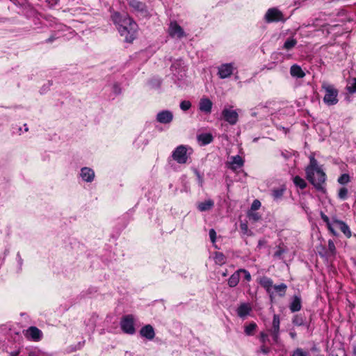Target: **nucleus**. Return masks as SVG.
Instances as JSON below:
<instances>
[{
    "mask_svg": "<svg viewBox=\"0 0 356 356\" xmlns=\"http://www.w3.org/2000/svg\"><path fill=\"white\" fill-rule=\"evenodd\" d=\"M121 328L127 334H132L135 332L134 318L131 315L126 316L122 318L121 321Z\"/></svg>",
    "mask_w": 356,
    "mask_h": 356,
    "instance_id": "obj_7",
    "label": "nucleus"
},
{
    "mask_svg": "<svg viewBox=\"0 0 356 356\" xmlns=\"http://www.w3.org/2000/svg\"><path fill=\"white\" fill-rule=\"evenodd\" d=\"M142 337L152 340L154 338L155 333L153 327L151 325H146L143 327L140 331Z\"/></svg>",
    "mask_w": 356,
    "mask_h": 356,
    "instance_id": "obj_16",
    "label": "nucleus"
},
{
    "mask_svg": "<svg viewBox=\"0 0 356 356\" xmlns=\"http://www.w3.org/2000/svg\"><path fill=\"white\" fill-rule=\"evenodd\" d=\"M19 353V351L17 350V351H13L10 353V356H17Z\"/></svg>",
    "mask_w": 356,
    "mask_h": 356,
    "instance_id": "obj_49",
    "label": "nucleus"
},
{
    "mask_svg": "<svg viewBox=\"0 0 356 356\" xmlns=\"http://www.w3.org/2000/svg\"><path fill=\"white\" fill-rule=\"evenodd\" d=\"M260 340L261 341L264 343L268 340V335L264 332H261L260 334Z\"/></svg>",
    "mask_w": 356,
    "mask_h": 356,
    "instance_id": "obj_46",
    "label": "nucleus"
},
{
    "mask_svg": "<svg viewBox=\"0 0 356 356\" xmlns=\"http://www.w3.org/2000/svg\"><path fill=\"white\" fill-rule=\"evenodd\" d=\"M290 73L292 76L298 78H303L305 76V73L302 71V68L297 65H293L291 67Z\"/></svg>",
    "mask_w": 356,
    "mask_h": 356,
    "instance_id": "obj_19",
    "label": "nucleus"
},
{
    "mask_svg": "<svg viewBox=\"0 0 356 356\" xmlns=\"http://www.w3.org/2000/svg\"><path fill=\"white\" fill-rule=\"evenodd\" d=\"M280 317L277 314H274L273 320L272 323V327L269 330L271 335L273 336V341L275 343L279 342V335H280Z\"/></svg>",
    "mask_w": 356,
    "mask_h": 356,
    "instance_id": "obj_8",
    "label": "nucleus"
},
{
    "mask_svg": "<svg viewBox=\"0 0 356 356\" xmlns=\"http://www.w3.org/2000/svg\"><path fill=\"white\" fill-rule=\"evenodd\" d=\"M248 216L250 220H252L253 222H257L261 219V216L259 213L250 211L248 213Z\"/></svg>",
    "mask_w": 356,
    "mask_h": 356,
    "instance_id": "obj_34",
    "label": "nucleus"
},
{
    "mask_svg": "<svg viewBox=\"0 0 356 356\" xmlns=\"http://www.w3.org/2000/svg\"><path fill=\"white\" fill-rule=\"evenodd\" d=\"M273 288L281 297H283L286 293L287 286L285 284L282 283L279 285H274Z\"/></svg>",
    "mask_w": 356,
    "mask_h": 356,
    "instance_id": "obj_31",
    "label": "nucleus"
},
{
    "mask_svg": "<svg viewBox=\"0 0 356 356\" xmlns=\"http://www.w3.org/2000/svg\"><path fill=\"white\" fill-rule=\"evenodd\" d=\"M234 67L232 64H223L218 67V75L221 79L230 76L233 73Z\"/></svg>",
    "mask_w": 356,
    "mask_h": 356,
    "instance_id": "obj_11",
    "label": "nucleus"
},
{
    "mask_svg": "<svg viewBox=\"0 0 356 356\" xmlns=\"http://www.w3.org/2000/svg\"><path fill=\"white\" fill-rule=\"evenodd\" d=\"M240 227L245 233L248 231V225L246 223H241Z\"/></svg>",
    "mask_w": 356,
    "mask_h": 356,
    "instance_id": "obj_47",
    "label": "nucleus"
},
{
    "mask_svg": "<svg viewBox=\"0 0 356 356\" xmlns=\"http://www.w3.org/2000/svg\"><path fill=\"white\" fill-rule=\"evenodd\" d=\"M333 224L337 225L346 237L350 238L351 236L350 228L345 222L333 218Z\"/></svg>",
    "mask_w": 356,
    "mask_h": 356,
    "instance_id": "obj_17",
    "label": "nucleus"
},
{
    "mask_svg": "<svg viewBox=\"0 0 356 356\" xmlns=\"http://www.w3.org/2000/svg\"><path fill=\"white\" fill-rule=\"evenodd\" d=\"M191 107V103L189 101L184 100L180 103V108L181 110L186 111Z\"/></svg>",
    "mask_w": 356,
    "mask_h": 356,
    "instance_id": "obj_38",
    "label": "nucleus"
},
{
    "mask_svg": "<svg viewBox=\"0 0 356 356\" xmlns=\"http://www.w3.org/2000/svg\"><path fill=\"white\" fill-rule=\"evenodd\" d=\"M328 250L332 253L334 254L336 248L334 244V242L331 240L328 241Z\"/></svg>",
    "mask_w": 356,
    "mask_h": 356,
    "instance_id": "obj_43",
    "label": "nucleus"
},
{
    "mask_svg": "<svg viewBox=\"0 0 356 356\" xmlns=\"http://www.w3.org/2000/svg\"><path fill=\"white\" fill-rule=\"evenodd\" d=\"M187 149L185 146H178L172 154V158L179 163H186L187 161Z\"/></svg>",
    "mask_w": 356,
    "mask_h": 356,
    "instance_id": "obj_5",
    "label": "nucleus"
},
{
    "mask_svg": "<svg viewBox=\"0 0 356 356\" xmlns=\"http://www.w3.org/2000/svg\"><path fill=\"white\" fill-rule=\"evenodd\" d=\"M244 161L242 158L237 155L235 156H232L231 158V161L227 163V165L229 168L232 170H236V169L242 167L243 165Z\"/></svg>",
    "mask_w": 356,
    "mask_h": 356,
    "instance_id": "obj_14",
    "label": "nucleus"
},
{
    "mask_svg": "<svg viewBox=\"0 0 356 356\" xmlns=\"http://www.w3.org/2000/svg\"><path fill=\"white\" fill-rule=\"evenodd\" d=\"M238 272H239V273H243L244 274V278L247 281H250L251 280L250 273L248 270H246L245 269H239Z\"/></svg>",
    "mask_w": 356,
    "mask_h": 356,
    "instance_id": "obj_41",
    "label": "nucleus"
},
{
    "mask_svg": "<svg viewBox=\"0 0 356 356\" xmlns=\"http://www.w3.org/2000/svg\"><path fill=\"white\" fill-rule=\"evenodd\" d=\"M347 91L350 93L356 92V78H352L348 80V84L346 86Z\"/></svg>",
    "mask_w": 356,
    "mask_h": 356,
    "instance_id": "obj_26",
    "label": "nucleus"
},
{
    "mask_svg": "<svg viewBox=\"0 0 356 356\" xmlns=\"http://www.w3.org/2000/svg\"><path fill=\"white\" fill-rule=\"evenodd\" d=\"M129 5L133 10L141 16L148 15V10L145 4L138 0H129Z\"/></svg>",
    "mask_w": 356,
    "mask_h": 356,
    "instance_id": "obj_4",
    "label": "nucleus"
},
{
    "mask_svg": "<svg viewBox=\"0 0 356 356\" xmlns=\"http://www.w3.org/2000/svg\"><path fill=\"white\" fill-rule=\"evenodd\" d=\"M309 353L307 351H304L302 348H296L292 356H308Z\"/></svg>",
    "mask_w": 356,
    "mask_h": 356,
    "instance_id": "obj_37",
    "label": "nucleus"
},
{
    "mask_svg": "<svg viewBox=\"0 0 356 356\" xmlns=\"http://www.w3.org/2000/svg\"><path fill=\"white\" fill-rule=\"evenodd\" d=\"M54 38L53 37H50L49 38H48L47 42H51L54 41Z\"/></svg>",
    "mask_w": 356,
    "mask_h": 356,
    "instance_id": "obj_51",
    "label": "nucleus"
},
{
    "mask_svg": "<svg viewBox=\"0 0 356 356\" xmlns=\"http://www.w3.org/2000/svg\"><path fill=\"white\" fill-rule=\"evenodd\" d=\"M348 189L346 187H342L339 190L338 197L341 200H346L348 197Z\"/></svg>",
    "mask_w": 356,
    "mask_h": 356,
    "instance_id": "obj_35",
    "label": "nucleus"
},
{
    "mask_svg": "<svg viewBox=\"0 0 356 356\" xmlns=\"http://www.w3.org/2000/svg\"><path fill=\"white\" fill-rule=\"evenodd\" d=\"M321 88L325 92L323 99V102L327 106L336 105L339 102V90L334 86L326 81H323L321 85Z\"/></svg>",
    "mask_w": 356,
    "mask_h": 356,
    "instance_id": "obj_3",
    "label": "nucleus"
},
{
    "mask_svg": "<svg viewBox=\"0 0 356 356\" xmlns=\"http://www.w3.org/2000/svg\"><path fill=\"white\" fill-rule=\"evenodd\" d=\"M214 261L216 264L222 265L226 262V257L222 252H216Z\"/></svg>",
    "mask_w": 356,
    "mask_h": 356,
    "instance_id": "obj_30",
    "label": "nucleus"
},
{
    "mask_svg": "<svg viewBox=\"0 0 356 356\" xmlns=\"http://www.w3.org/2000/svg\"><path fill=\"white\" fill-rule=\"evenodd\" d=\"M297 44V40L294 38H289L286 40L284 44V48L289 50L294 47Z\"/></svg>",
    "mask_w": 356,
    "mask_h": 356,
    "instance_id": "obj_32",
    "label": "nucleus"
},
{
    "mask_svg": "<svg viewBox=\"0 0 356 356\" xmlns=\"http://www.w3.org/2000/svg\"><path fill=\"white\" fill-rule=\"evenodd\" d=\"M214 205V202L211 200H207L204 202H200L197 204V209L200 211H206L211 209Z\"/></svg>",
    "mask_w": 356,
    "mask_h": 356,
    "instance_id": "obj_22",
    "label": "nucleus"
},
{
    "mask_svg": "<svg viewBox=\"0 0 356 356\" xmlns=\"http://www.w3.org/2000/svg\"><path fill=\"white\" fill-rule=\"evenodd\" d=\"M173 118L172 112L169 111H163L157 114L156 120L160 123L168 124L170 123Z\"/></svg>",
    "mask_w": 356,
    "mask_h": 356,
    "instance_id": "obj_13",
    "label": "nucleus"
},
{
    "mask_svg": "<svg viewBox=\"0 0 356 356\" xmlns=\"http://www.w3.org/2000/svg\"><path fill=\"white\" fill-rule=\"evenodd\" d=\"M293 323L296 325H302L304 323V321L302 317L296 316L293 319Z\"/></svg>",
    "mask_w": 356,
    "mask_h": 356,
    "instance_id": "obj_39",
    "label": "nucleus"
},
{
    "mask_svg": "<svg viewBox=\"0 0 356 356\" xmlns=\"http://www.w3.org/2000/svg\"><path fill=\"white\" fill-rule=\"evenodd\" d=\"M26 337L35 341H38L42 336V332L36 327L31 326L26 331Z\"/></svg>",
    "mask_w": 356,
    "mask_h": 356,
    "instance_id": "obj_12",
    "label": "nucleus"
},
{
    "mask_svg": "<svg viewBox=\"0 0 356 356\" xmlns=\"http://www.w3.org/2000/svg\"><path fill=\"white\" fill-rule=\"evenodd\" d=\"M222 115L225 120L232 125L236 124L238 119V115L236 111L226 108L223 109Z\"/></svg>",
    "mask_w": 356,
    "mask_h": 356,
    "instance_id": "obj_9",
    "label": "nucleus"
},
{
    "mask_svg": "<svg viewBox=\"0 0 356 356\" xmlns=\"http://www.w3.org/2000/svg\"><path fill=\"white\" fill-rule=\"evenodd\" d=\"M222 275L226 276L227 275L226 273H224Z\"/></svg>",
    "mask_w": 356,
    "mask_h": 356,
    "instance_id": "obj_54",
    "label": "nucleus"
},
{
    "mask_svg": "<svg viewBox=\"0 0 356 356\" xmlns=\"http://www.w3.org/2000/svg\"><path fill=\"white\" fill-rule=\"evenodd\" d=\"M261 207V202L258 200H255L253 201L251 205V211H254L259 209Z\"/></svg>",
    "mask_w": 356,
    "mask_h": 356,
    "instance_id": "obj_40",
    "label": "nucleus"
},
{
    "mask_svg": "<svg viewBox=\"0 0 356 356\" xmlns=\"http://www.w3.org/2000/svg\"><path fill=\"white\" fill-rule=\"evenodd\" d=\"M115 24H118V29L122 36L127 42H131L136 38L137 31L136 23L127 15H121L119 13H115L112 15Z\"/></svg>",
    "mask_w": 356,
    "mask_h": 356,
    "instance_id": "obj_2",
    "label": "nucleus"
},
{
    "mask_svg": "<svg viewBox=\"0 0 356 356\" xmlns=\"http://www.w3.org/2000/svg\"><path fill=\"white\" fill-rule=\"evenodd\" d=\"M197 177H198V179L200 181V182L202 183V179L201 177V176L200 175V174L198 172H197Z\"/></svg>",
    "mask_w": 356,
    "mask_h": 356,
    "instance_id": "obj_52",
    "label": "nucleus"
},
{
    "mask_svg": "<svg viewBox=\"0 0 356 356\" xmlns=\"http://www.w3.org/2000/svg\"><path fill=\"white\" fill-rule=\"evenodd\" d=\"M197 140L202 145H205L212 142L213 136L211 134H202L197 136Z\"/></svg>",
    "mask_w": 356,
    "mask_h": 356,
    "instance_id": "obj_24",
    "label": "nucleus"
},
{
    "mask_svg": "<svg viewBox=\"0 0 356 356\" xmlns=\"http://www.w3.org/2000/svg\"><path fill=\"white\" fill-rule=\"evenodd\" d=\"M350 181V177L348 174L341 175L339 179L338 182L341 184H346Z\"/></svg>",
    "mask_w": 356,
    "mask_h": 356,
    "instance_id": "obj_36",
    "label": "nucleus"
},
{
    "mask_svg": "<svg viewBox=\"0 0 356 356\" xmlns=\"http://www.w3.org/2000/svg\"><path fill=\"white\" fill-rule=\"evenodd\" d=\"M270 349L266 346L264 344L262 345L260 348V351L264 353V354H268V353H270Z\"/></svg>",
    "mask_w": 356,
    "mask_h": 356,
    "instance_id": "obj_45",
    "label": "nucleus"
},
{
    "mask_svg": "<svg viewBox=\"0 0 356 356\" xmlns=\"http://www.w3.org/2000/svg\"><path fill=\"white\" fill-rule=\"evenodd\" d=\"M251 311V307L245 303L241 304L237 309V314L238 316L243 318L248 316Z\"/></svg>",
    "mask_w": 356,
    "mask_h": 356,
    "instance_id": "obj_21",
    "label": "nucleus"
},
{
    "mask_svg": "<svg viewBox=\"0 0 356 356\" xmlns=\"http://www.w3.org/2000/svg\"><path fill=\"white\" fill-rule=\"evenodd\" d=\"M209 236L212 243L216 242V232L213 229L209 230Z\"/></svg>",
    "mask_w": 356,
    "mask_h": 356,
    "instance_id": "obj_42",
    "label": "nucleus"
},
{
    "mask_svg": "<svg viewBox=\"0 0 356 356\" xmlns=\"http://www.w3.org/2000/svg\"><path fill=\"white\" fill-rule=\"evenodd\" d=\"M293 181L294 184L301 189L305 188L307 186L306 181L299 176L294 177Z\"/></svg>",
    "mask_w": 356,
    "mask_h": 356,
    "instance_id": "obj_27",
    "label": "nucleus"
},
{
    "mask_svg": "<svg viewBox=\"0 0 356 356\" xmlns=\"http://www.w3.org/2000/svg\"><path fill=\"white\" fill-rule=\"evenodd\" d=\"M285 190L286 188L284 186L278 188H275L272 191V195L275 200L280 199L282 197Z\"/></svg>",
    "mask_w": 356,
    "mask_h": 356,
    "instance_id": "obj_29",
    "label": "nucleus"
},
{
    "mask_svg": "<svg viewBox=\"0 0 356 356\" xmlns=\"http://www.w3.org/2000/svg\"><path fill=\"white\" fill-rule=\"evenodd\" d=\"M321 217L323 219V220L326 223V225H327L328 229L330 231V232L334 235H337V232L332 227V225L330 222L329 218L323 212H321Z\"/></svg>",
    "mask_w": 356,
    "mask_h": 356,
    "instance_id": "obj_28",
    "label": "nucleus"
},
{
    "mask_svg": "<svg viewBox=\"0 0 356 356\" xmlns=\"http://www.w3.org/2000/svg\"><path fill=\"white\" fill-rule=\"evenodd\" d=\"M289 334L292 339H295L296 337V333L294 332H291Z\"/></svg>",
    "mask_w": 356,
    "mask_h": 356,
    "instance_id": "obj_50",
    "label": "nucleus"
},
{
    "mask_svg": "<svg viewBox=\"0 0 356 356\" xmlns=\"http://www.w3.org/2000/svg\"><path fill=\"white\" fill-rule=\"evenodd\" d=\"M284 252V250L282 248L278 247L277 250L274 253V257H280Z\"/></svg>",
    "mask_w": 356,
    "mask_h": 356,
    "instance_id": "obj_44",
    "label": "nucleus"
},
{
    "mask_svg": "<svg viewBox=\"0 0 356 356\" xmlns=\"http://www.w3.org/2000/svg\"><path fill=\"white\" fill-rule=\"evenodd\" d=\"M307 179L319 191L325 192L326 175L318 166L317 160L311 156L309 164L305 168Z\"/></svg>",
    "mask_w": 356,
    "mask_h": 356,
    "instance_id": "obj_1",
    "label": "nucleus"
},
{
    "mask_svg": "<svg viewBox=\"0 0 356 356\" xmlns=\"http://www.w3.org/2000/svg\"><path fill=\"white\" fill-rule=\"evenodd\" d=\"M259 284L267 291L268 293H271V289L273 287V280L267 277H263L260 279Z\"/></svg>",
    "mask_w": 356,
    "mask_h": 356,
    "instance_id": "obj_20",
    "label": "nucleus"
},
{
    "mask_svg": "<svg viewBox=\"0 0 356 356\" xmlns=\"http://www.w3.org/2000/svg\"><path fill=\"white\" fill-rule=\"evenodd\" d=\"M240 280V273L238 270H236L234 273H233L228 280V285L230 287L236 286Z\"/></svg>",
    "mask_w": 356,
    "mask_h": 356,
    "instance_id": "obj_25",
    "label": "nucleus"
},
{
    "mask_svg": "<svg viewBox=\"0 0 356 356\" xmlns=\"http://www.w3.org/2000/svg\"><path fill=\"white\" fill-rule=\"evenodd\" d=\"M332 356H339L338 355H332Z\"/></svg>",
    "mask_w": 356,
    "mask_h": 356,
    "instance_id": "obj_55",
    "label": "nucleus"
},
{
    "mask_svg": "<svg viewBox=\"0 0 356 356\" xmlns=\"http://www.w3.org/2000/svg\"><path fill=\"white\" fill-rule=\"evenodd\" d=\"M197 177H198V179L200 181V182L202 183V179L201 177V176L200 175V174L198 172H197Z\"/></svg>",
    "mask_w": 356,
    "mask_h": 356,
    "instance_id": "obj_53",
    "label": "nucleus"
},
{
    "mask_svg": "<svg viewBox=\"0 0 356 356\" xmlns=\"http://www.w3.org/2000/svg\"><path fill=\"white\" fill-rule=\"evenodd\" d=\"M168 32L170 36L181 38L185 36L183 29L176 22H173L170 24Z\"/></svg>",
    "mask_w": 356,
    "mask_h": 356,
    "instance_id": "obj_10",
    "label": "nucleus"
},
{
    "mask_svg": "<svg viewBox=\"0 0 356 356\" xmlns=\"http://www.w3.org/2000/svg\"><path fill=\"white\" fill-rule=\"evenodd\" d=\"M28 356H47L43 354L36 353L35 352H31Z\"/></svg>",
    "mask_w": 356,
    "mask_h": 356,
    "instance_id": "obj_48",
    "label": "nucleus"
},
{
    "mask_svg": "<svg viewBox=\"0 0 356 356\" xmlns=\"http://www.w3.org/2000/svg\"><path fill=\"white\" fill-rule=\"evenodd\" d=\"M257 327V325L254 323H251L245 327V332L247 335H252L254 331Z\"/></svg>",
    "mask_w": 356,
    "mask_h": 356,
    "instance_id": "obj_33",
    "label": "nucleus"
},
{
    "mask_svg": "<svg viewBox=\"0 0 356 356\" xmlns=\"http://www.w3.org/2000/svg\"><path fill=\"white\" fill-rule=\"evenodd\" d=\"M265 19L267 22L283 21V15L281 11L277 8H270L265 15Z\"/></svg>",
    "mask_w": 356,
    "mask_h": 356,
    "instance_id": "obj_6",
    "label": "nucleus"
},
{
    "mask_svg": "<svg viewBox=\"0 0 356 356\" xmlns=\"http://www.w3.org/2000/svg\"><path fill=\"white\" fill-rule=\"evenodd\" d=\"M213 103L208 98H202L199 102V109L205 113H210L211 112Z\"/></svg>",
    "mask_w": 356,
    "mask_h": 356,
    "instance_id": "obj_15",
    "label": "nucleus"
},
{
    "mask_svg": "<svg viewBox=\"0 0 356 356\" xmlns=\"http://www.w3.org/2000/svg\"><path fill=\"white\" fill-rule=\"evenodd\" d=\"M81 178L88 182L92 181L95 177L93 170L89 168H83L81 172Z\"/></svg>",
    "mask_w": 356,
    "mask_h": 356,
    "instance_id": "obj_18",
    "label": "nucleus"
},
{
    "mask_svg": "<svg viewBox=\"0 0 356 356\" xmlns=\"http://www.w3.org/2000/svg\"><path fill=\"white\" fill-rule=\"evenodd\" d=\"M289 308L292 312H298L301 309V299L296 296L291 303Z\"/></svg>",
    "mask_w": 356,
    "mask_h": 356,
    "instance_id": "obj_23",
    "label": "nucleus"
}]
</instances>
